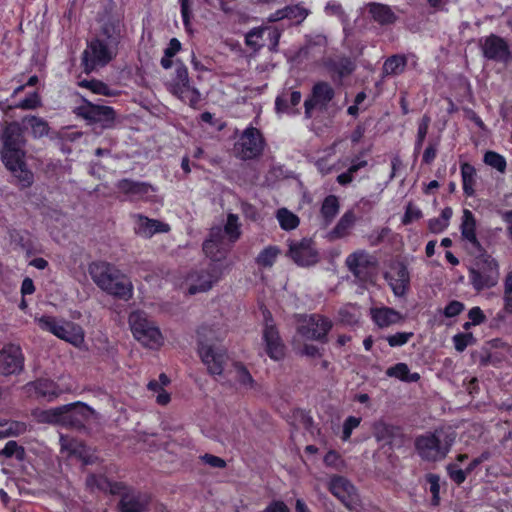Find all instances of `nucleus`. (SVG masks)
<instances>
[{
    "mask_svg": "<svg viewBox=\"0 0 512 512\" xmlns=\"http://www.w3.org/2000/svg\"><path fill=\"white\" fill-rule=\"evenodd\" d=\"M356 222V215L353 211H346L337 222L336 226L329 233L331 240L341 239L347 237Z\"/></svg>",
    "mask_w": 512,
    "mask_h": 512,
    "instance_id": "33",
    "label": "nucleus"
},
{
    "mask_svg": "<svg viewBox=\"0 0 512 512\" xmlns=\"http://www.w3.org/2000/svg\"><path fill=\"white\" fill-rule=\"evenodd\" d=\"M86 488L90 492H110L111 494L120 493L124 489L122 482H110L105 476L90 474L85 481Z\"/></svg>",
    "mask_w": 512,
    "mask_h": 512,
    "instance_id": "26",
    "label": "nucleus"
},
{
    "mask_svg": "<svg viewBox=\"0 0 512 512\" xmlns=\"http://www.w3.org/2000/svg\"><path fill=\"white\" fill-rule=\"evenodd\" d=\"M279 254L280 249L278 247L268 246L258 254L256 263L262 267H272Z\"/></svg>",
    "mask_w": 512,
    "mask_h": 512,
    "instance_id": "44",
    "label": "nucleus"
},
{
    "mask_svg": "<svg viewBox=\"0 0 512 512\" xmlns=\"http://www.w3.org/2000/svg\"><path fill=\"white\" fill-rule=\"evenodd\" d=\"M120 501L118 503L119 512H144L149 504V496L140 491L128 487L124 484V489L120 493Z\"/></svg>",
    "mask_w": 512,
    "mask_h": 512,
    "instance_id": "18",
    "label": "nucleus"
},
{
    "mask_svg": "<svg viewBox=\"0 0 512 512\" xmlns=\"http://www.w3.org/2000/svg\"><path fill=\"white\" fill-rule=\"evenodd\" d=\"M75 113L90 123H101L103 128L112 127L115 119V113L111 107L94 105L90 102L75 108Z\"/></svg>",
    "mask_w": 512,
    "mask_h": 512,
    "instance_id": "16",
    "label": "nucleus"
},
{
    "mask_svg": "<svg viewBox=\"0 0 512 512\" xmlns=\"http://www.w3.org/2000/svg\"><path fill=\"white\" fill-rule=\"evenodd\" d=\"M399 279L395 283H390L395 295L401 296L405 292L406 283L408 282V273L405 268L398 271Z\"/></svg>",
    "mask_w": 512,
    "mask_h": 512,
    "instance_id": "56",
    "label": "nucleus"
},
{
    "mask_svg": "<svg viewBox=\"0 0 512 512\" xmlns=\"http://www.w3.org/2000/svg\"><path fill=\"white\" fill-rule=\"evenodd\" d=\"M430 122H431L430 117L428 115H424L418 124L417 138L415 141V152L416 153H419L422 148L423 142L428 133V128H429Z\"/></svg>",
    "mask_w": 512,
    "mask_h": 512,
    "instance_id": "50",
    "label": "nucleus"
},
{
    "mask_svg": "<svg viewBox=\"0 0 512 512\" xmlns=\"http://www.w3.org/2000/svg\"><path fill=\"white\" fill-rule=\"evenodd\" d=\"M28 429L25 422L22 421H7L0 424V439L8 437H17L24 434Z\"/></svg>",
    "mask_w": 512,
    "mask_h": 512,
    "instance_id": "40",
    "label": "nucleus"
},
{
    "mask_svg": "<svg viewBox=\"0 0 512 512\" xmlns=\"http://www.w3.org/2000/svg\"><path fill=\"white\" fill-rule=\"evenodd\" d=\"M486 58L505 62L510 56L509 46L504 39L496 35H490L481 44Z\"/></svg>",
    "mask_w": 512,
    "mask_h": 512,
    "instance_id": "24",
    "label": "nucleus"
},
{
    "mask_svg": "<svg viewBox=\"0 0 512 512\" xmlns=\"http://www.w3.org/2000/svg\"><path fill=\"white\" fill-rule=\"evenodd\" d=\"M219 279L220 274L215 265H210L207 269L191 271L185 279L187 292L190 295L207 292Z\"/></svg>",
    "mask_w": 512,
    "mask_h": 512,
    "instance_id": "11",
    "label": "nucleus"
},
{
    "mask_svg": "<svg viewBox=\"0 0 512 512\" xmlns=\"http://www.w3.org/2000/svg\"><path fill=\"white\" fill-rule=\"evenodd\" d=\"M118 48L110 45L102 38L90 41L83 51L82 64L86 72L107 65L116 55Z\"/></svg>",
    "mask_w": 512,
    "mask_h": 512,
    "instance_id": "8",
    "label": "nucleus"
},
{
    "mask_svg": "<svg viewBox=\"0 0 512 512\" xmlns=\"http://www.w3.org/2000/svg\"><path fill=\"white\" fill-rule=\"evenodd\" d=\"M366 10L370 17L381 25L392 24L396 21V15L388 5L371 2L366 5Z\"/></svg>",
    "mask_w": 512,
    "mask_h": 512,
    "instance_id": "32",
    "label": "nucleus"
},
{
    "mask_svg": "<svg viewBox=\"0 0 512 512\" xmlns=\"http://www.w3.org/2000/svg\"><path fill=\"white\" fill-rule=\"evenodd\" d=\"M339 212V201L334 195L327 196L321 206V216L325 225H329Z\"/></svg>",
    "mask_w": 512,
    "mask_h": 512,
    "instance_id": "38",
    "label": "nucleus"
},
{
    "mask_svg": "<svg viewBox=\"0 0 512 512\" xmlns=\"http://www.w3.org/2000/svg\"><path fill=\"white\" fill-rule=\"evenodd\" d=\"M406 66V58L404 56L395 55L388 58L382 68L383 75L391 76L402 73Z\"/></svg>",
    "mask_w": 512,
    "mask_h": 512,
    "instance_id": "41",
    "label": "nucleus"
},
{
    "mask_svg": "<svg viewBox=\"0 0 512 512\" xmlns=\"http://www.w3.org/2000/svg\"><path fill=\"white\" fill-rule=\"evenodd\" d=\"M200 459L202 460V462H204L205 464H207L213 468H225L226 467V462L224 459H222L218 456L212 455V454H204V455L200 456Z\"/></svg>",
    "mask_w": 512,
    "mask_h": 512,
    "instance_id": "63",
    "label": "nucleus"
},
{
    "mask_svg": "<svg viewBox=\"0 0 512 512\" xmlns=\"http://www.w3.org/2000/svg\"><path fill=\"white\" fill-rule=\"evenodd\" d=\"M36 321L42 330L48 331L76 347L84 342L83 329L76 323L65 320L58 321L52 316H42Z\"/></svg>",
    "mask_w": 512,
    "mask_h": 512,
    "instance_id": "6",
    "label": "nucleus"
},
{
    "mask_svg": "<svg viewBox=\"0 0 512 512\" xmlns=\"http://www.w3.org/2000/svg\"><path fill=\"white\" fill-rule=\"evenodd\" d=\"M422 217V212L420 209H418L416 206H414L412 203H409L406 206L405 214L402 218V223L404 225L410 224L414 220H418Z\"/></svg>",
    "mask_w": 512,
    "mask_h": 512,
    "instance_id": "61",
    "label": "nucleus"
},
{
    "mask_svg": "<svg viewBox=\"0 0 512 512\" xmlns=\"http://www.w3.org/2000/svg\"><path fill=\"white\" fill-rule=\"evenodd\" d=\"M454 441V433L436 429L416 437L415 451L425 462H439L446 458Z\"/></svg>",
    "mask_w": 512,
    "mask_h": 512,
    "instance_id": "3",
    "label": "nucleus"
},
{
    "mask_svg": "<svg viewBox=\"0 0 512 512\" xmlns=\"http://www.w3.org/2000/svg\"><path fill=\"white\" fill-rule=\"evenodd\" d=\"M329 490L348 509H353L358 503V495L354 486L344 477H333L329 484Z\"/></svg>",
    "mask_w": 512,
    "mask_h": 512,
    "instance_id": "21",
    "label": "nucleus"
},
{
    "mask_svg": "<svg viewBox=\"0 0 512 512\" xmlns=\"http://www.w3.org/2000/svg\"><path fill=\"white\" fill-rule=\"evenodd\" d=\"M32 385L39 395L48 397L49 400H52L58 396V393L54 391V384L48 380H38Z\"/></svg>",
    "mask_w": 512,
    "mask_h": 512,
    "instance_id": "51",
    "label": "nucleus"
},
{
    "mask_svg": "<svg viewBox=\"0 0 512 512\" xmlns=\"http://www.w3.org/2000/svg\"><path fill=\"white\" fill-rule=\"evenodd\" d=\"M472 341H473V336L470 333L457 334L453 337L455 349L459 352L464 351L466 349V347L472 343Z\"/></svg>",
    "mask_w": 512,
    "mask_h": 512,
    "instance_id": "62",
    "label": "nucleus"
},
{
    "mask_svg": "<svg viewBox=\"0 0 512 512\" xmlns=\"http://www.w3.org/2000/svg\"><path fill=\"white\" fill-rule=\"evenodd\" d=\"M264 147V141L260 131L254 127L247 128L235 144L238 157L243 160L253 159L259 156Z\"/></svg>",
    "mask_w": 512,
    "mask_h": 512,
    "instance_id": "12",
    "label": "nucleus"
},
{
    "mask_svg": "<svg viewBox=\"0 0 512 512\" xmlns=\"http://www.w3.org/2000/svg\"><path fill=\"white\" fill-rule=\"evenodd\" d=\"M129 324L134 338L143 346L153 349L162 345L163 337L159 328L144 312H132Z\"/></svg>",
    "mask_w": 512,
    "mask_h": 512,
    "instance_id": "4",
    "label": "nucleus"
},
{
    "mask_svg": "<svg viewBox=\"0 0 512 512\" xmlns=\"http://www.w3.org/2000/svg\"><path fill=\"white\" fill-rule=\"evenodd\" d=\"M504 309L512 313V271L505 278L504 283Z\"/></svg>",
    "mask_w": 512,
    "mask_h": 512,
    "instance_id": "57",
    "label": "nucleus"
},
{
    "mask_svg": "<svg viewBox=\"0 0 512 512\" xmlns=\"http://www.w3.org/2000/svg\"><path fill=\"white\" fill-rule=\"evenodd\" d=\"M277 220L284 230L295 229L299 225V218L286 208H281L276 214Z\"/></svg>",
    "mask_w": 512,
    "mask_h": 512,
    "instance_id": "43",
    "label": "nucleus"
},
{
    "mask_svg": "<svg viewBox=\"0 0 512 512\" xmlns=\"http://www.w3.org/2000/svg\"><path fill=\"white\" fill-rule=\"evenodd\" d=\"M484 162L500 172H503L506 168L505 158L494 151H488L485 153Z\"/></svg>",
    "mask_w": 512,
    "mask_h": 512,
    "instance_id": "53",
    "label": "nucleus"
},
{
    "mask_svg": "<svg viewBox=\"0 0 512 512\" xmlns=\"http://www.w3.org/2000/svg\"><path fill=\"white\" fill-rule=\"evenodd\" d=\"M166 86L171 94L191 107H195L200 101V93L190 84L188 70L180 61L176 62L175 73Z\"/></svg>",
    "mask_w": 512,
    "mask_h": 512,
    "instance_id": "5",
    "label": "nucleus"
},
{
    "mask_svg": "<svg viewBox=\"0 0 512 512\" xmlns=\"http://www.w3.org/2000/svg\"><path fill=\"white\" fill-rule=\"evenodd\" d=\"M0 137L3 141V149H22L24 138L18 123L12 122L6 125Z\"/></svg>",
    "mask_w": 512,
    "mask_h": 512,
    "instance_id": "28",
    "label": "nucleus"
},
{
    "mask_svg": "<svg viewBox=\"0 0 512 512\" xmlns=\"http://www.w3.org/2000/svg\"><path fill=\"white\" fill-rule=\"evenodd\" d=\"M464 310V304L459 301H451L444 309V315L448 318L459 315Z\"/></svg>",
    "mask_w": 512,
    "mask_h": 512,
    "instance_id": "64",
    "label": "nucleus"
},
{
    "mask_svg": "<svg viewBox=\"0 0 512 512\" xmlns=\"http://www.w3.org/2000/svg\"><path fill=\"white\" fill-rule=\"evenodd\" d=\"M117 189L133 200H149L155 193V188L146 183L122 179L116 184Z\"/></svg>",
    "mask_w": 512,
    "mask_h": 512,
    "instance_id": "23",
    "label": "nucleus"
},
{
    "mask_svg": "<svg viewBox=\"0 0 512 512\" xmlns=\"http://www.w3.org/2000/svg\"><path fill=\"white\" fill-rule=\"evenodd\" d=\"M412 336L413 333L411 332H398L394 335L388 336L386 340L391 347H396L406 344Z\"/></svg>",
    "mask_w": 512,
    "mask_h": 512,
    "instance_id": "60",
    "label": "nucleus"
},
{
    "mask_svg": "<svg viewBox=\"0 0 512 512\" xmlns=\"http://www.w3.org/2000/svg\"><path fill=\"white\" fill-rule=\"evenodd\" d=\"M91 413V409L86 405H64L49 410L36 411L34 416L40 423H59L67 422L78 415L86 418Z\"/></svg>",
    "mask_w": 512,
    "mask_h": 512,
    "instance_id": "10",
    "label": "nucleus"
},
{
    "mask_svg": "<svg viewBox=\"0 0 512 512\" xmlns=\"http://www.w3.org/2000/svg\"><path fill=\"white\" fill-rule=\"evenodd\" d=\"M287 255L299 266H311L319 261V253L312 239L289 241Z\"/></svg>",
    "mask_w": 512,
    "mask_h": 512,
    "instance_id": "13",
    "label": "nucleus"
},
{
    "mask_svg": "<svg viewBox=\"0 0 512 512\" xmlns=\"http://www.w3.org/2000/svg\"><path fill=\"white\" fill-rule=\"evenodd\" d=\"M460 230L463 239L467 240L476 250H480L481 246L476 237V220L473 213L468 209L463 210Z\"/></svg>",
    "mask_w": 512,
    "mask_h": 512,
    "instance_id": "31",
    "label": "nucleus"
},
{
    "mask_svg": "<svg viewBox=\"0 0 512 512\" xmlns=\"http://www.w3.org/2000/svg\"><path fill=\"white\" fill-rule=\"evenodd\" d=\"M88 273L96 286L108 295L126 301L132 298V282L113 264L105 261L92 262Z\"/></svg>",
    "mask_w": 512,
    "mask_h": 512,
    "instance_id": "1",
    "label": "nucleus"
},
{
    "mask_svg": "<svg viewBox=\"0 0 512 512\" xmlns=\"http://www.w3.org/2000/svg\"><path fill=\"white\" fill-rule=\"evenodd\" d=\"M265 31L266 29L264 28H254L251 31H249L245 38L246 45L254 51L259 50L262 45L258 42V39L263 37Z\"/></svg>",
    "mask_w": 512,
    "mask_h": 512,
    "instance_id": "55",
    "label": "nucleus"
},
{
    "mask_svg": "<svg viewBox=\"0 0 512 512\" xmlns=\"http://www.w3.org/2000/svg\"><path fill=\"white\" fill-rule=\"evenodd\" d=\"M386 375L397 378L405 382H417L420 379L418 373H410L409 367L405 363H397L386 370Z\"/></svg>",
    "mask_w": 512,
    "mask_h": 512,
    "instance_id": "36",
    "label": "nucleus"
},
{
    "mask_svg": "<svg viewBox=\"0 0 512 512\" xmlns=\"http://www.w3.org/2000/svg\"><path fill=\"white\" fill-rule=\"evenodd\" d=\"M335 95L334 89L327 82H317L311 91V95L304 102L305 117L311 118L315 109L325 110L328 103Z\"/></svg>",
    "mask_w": 512,
    "mask_h": 512,
    "instance_id": "15",
    "label": "nucleus"
},
{
    "mask_svg": "<svg viewBox=\"0 0 512 512\" xmlns=\"http://www.w3.org/2000/svg\"><path fill=\"white\" fill-rule=\"evenodd\" d=\"M263 340L266 345V353L271 359L280 360L284 357V344L273 321L267 317H265Z\"/></svg>",
    "mask_w": 512,
    "mask_h": 512,
    "instance_id": "22",
    "label": "nucleus"
},
{
    "mask_svg": "<svg viewBox=\"0 0 512 512\" xmlns=\"http://www.w3.org/2000/svg\"><path fill=\"white\" fill-rule=\"evenodd\" d=\"M220 226L212 227L209 237L203 243V251L213 261H221L226 258L233 244L225 238Z\"/></svg>",
    "mask_w": 512,
    "mask_h": 512,
    "instance_id": "14",
    "label": "nucleus"
},
{
    "mask_svg": "<svg viewBox=\"0 0 512 512\" xmlns=\"http://www.w3.org/2000/svg\"><path fill=\"white\" fill-rule=\"evenodd\" d=\"M134 231L137 235L143 238H151L157 233H167L170 231V226L167 223L161 222L156 219H150L141 214L135 215Z\"/></svg>",
    "mask_w": 512,
    "mask_h": 512,
    "instance_id": "25",
    "label": "nucleus"
},
{
    "mask_svg": "<svg viewBox=\"0 0 512 512\" xmlns=\"http://www.w3.org/2000/svg\"><path fill=\"white\" fill-rule=\"evenodd\" d=\"M332 69L340 76L350 75L355 70L354 62L349 58H340L332 64Z\"/></svg>",
    "mask_w": 512,
    "mask_h": 512,
    "instance_id": "48",
    "label": "nucleus"
},
{
    "mask_svg": "<svg viewBox=\"0 0 512 512\" xmlns=\"http://www.w3.org/2000/svg\"><path fill=\"white\" fill-rule=\"evenodd\" d=\"M371 317L380 328L389 327L403 320L402 315L390 307L372 308Z\"/></svg>",
    "mask_w": 512,
    "mask_h": 512,
    "instance_id": "30",
    "label": "nucleus"
},
{
    "mask_svg": "<svg viewBox=\"0 0 512 512\" xmlns=\"http://www.w3.org/2000/svg\"><path fill=\"white\" fill-rule=\"evenodd\" d=\"M24 358L19 346L9 344L0 350V373L8 376L23 369Z\"/></svg>",
    "mask_w": 512,
    "mask_h": 512,
    "instance_id": "20",
    "label": "nucleus"
},
{
    "mask_svg": "<svg viewBox=\"0 0 512 512\" xmlns=\"http://www.w3.org/2000/svg\"><path fill=\"white\" fill-rule=\"evenodd\" d=\"M25 153L22 149H3L2 160L5 167L17 178L21 188H28L33 183V173L24 162Z\"/></svg>",
    "mask_w": 512,
    "mask_h": 512,
    "instance_id": "9",
    "label": "nucleus"
},
{
    "mask_svg": "<svg viewBox=\"0 0 512 512\" xmlns=\"http://www.w3.org/2000/svg\"><path fill=\"white\" fill-rule=\"evenodd\" d=\"M469 280L476 291L494 287L499 280L497 261L490 256L478 259L469 270Z\"/></svg>",
    "mask_w": 512,
    "mask_h": 512,
    "instance_id": "7",
    "label": "nucleus"
},
{
    "mask_svg": "<svg viewBox=\"0 0 512 512\" xmlns=\"http://www.w3.org/2000/svg\"><path fill=\"white\" fill-rule=\"evenodd\" d=\"M235 378L242 389L252 390L256 388V382L250 372L242 364L234 365Z\"/></svg>",
    "mask_w": 512,
    "mask_h": 512,
    "instance_id": "42",
    "label": "nucleus"
},
{
    "mask_svg": "<svg viewBox=\"0 0 512 512\" xmlns=\"http://www.w3.org/2000/svg\"><path fill=\"white\" fill-rule=\"evenodd\" d=\"M40 105H41L40 97L36 92H34V93L30 94L29 96H27L22 101H20L16 105V108H20L23 110H31V109H35V108L39 107Z\"/></svg>",
    "mask_w": 512,
    "mask_h": 512,
    "instance_id": "59",
    "label": "nucleus"
},
{
    "mask_svg": "<svg viewBox=\"0 0 512 512\" xmlns=\"http://www.w3.org/2000/svg\"><path fill=\"white\" fill-rule=\"evenodd\" d=\"M61 449L67 451L68 455H75L83 460L84 464H91L92 457L88 455L86 446L81 442L70 439L68 437H60Z\"/></svg>",
    "mask_w": 512,
    "mask_h": 512,
    "instance_id": "34",
    "label": "nucleus"
},
{
    "mask_svg": "<svg viewBox=\"0 0 512 512\" xmlns=\"http://www.w3.org/2000/svg\"><path fill=\"white\" fill-rule=\"evenodd\" d=\"M340 321L347 325L356 324L360 318L359 308L356 305H346L339 310Z\"/></svg>",
    "mask_w": 512,
    "mask_h": 512,
    "instance_id": "46",
    "label": "nucleus"
},
{
    "mask_svg": "<svg viewBox=\"0 0 512 512\" xmlns=\"http://www.w3.org/2000/svg\"><path fill=\"white\" fill-rule=\"evenodd\" d=\"M286 19H289L296 24L303 22L309 14V11L300 4L284 7Z\"/></svg>",
    "mask_w": 512,
    "mask_h": 512,
    "instance_id": "47",
    "label": "nucleus"
},
{
    "mask_svg": "<svg viewBox=\"0 0 512 512\" xmlns=\"http://www.w3.org/2000/svg\"><path fill=\"white\" fill-rule=\"evenodd\" d=\"M302 95L299 91L284 90L275 100V110L278 114H297L298 110L294 109L300 101Z\"/></svg>",
    "mask_w": 512,
    "mask_h": 512,
    "instance_id": "27",
    "label": "nucleus"
},
{
    "mask_svg": "<svg viewBox=\"0 0 512 512\" xmlns=\"http://www.w3.org/2000/svg\"><path fill=\"white\" fill-rule=\"evenodd\" d=\"M461 175H462V184L463 191L465 195L472 196L474 195V186L476 183V171L472 165L469 163H464L461 165Z\"/></svg>",
    "mask_w": 512,
    "mask_h": 512,
    "instance_id": "39",
    "label": "nucleus"
},
{
    "mask_svg": "<svg viewBox=\"0 0 512 512\" xmlns=\"http://www.w3.org/2000/svg\"><path fill=\"white\" fill-rule=\"evenodd\" d=\"M0 456H4L6 458L14 457L18 461H22L25 458V449L16 441L10 440L6 443L4 448L0 450Z\"/></svg>",
    "mask_w": 512,
    "mask_h": 512,
    "instance_id": "45",
    "label": "nucleus"
},
{
    "mask_svg": "<svg viewBox=\"0 0 512 512\" xmlns=\"http://www.w3.org/2000/svg\"><path fill=\"white\" fill-rule=\"evenodd\" d=\"M78 84L80 87L89 89L90 91H92L95 94L106 95V96L110 95L109 87L101 81H98L95 79L81 80Z\"/></svg>",
    "mask_w": 512,
    "mask_h": 512,
    "instance_id": "49",
    "label": "nucleus"
},
{
    "mask_svg": "<svg viewBox=\"0 0 512 512\" xmlns=\"http://www.w3.org/2000/svg\"><path fill=\"white\" fill-rule=\"evenodd\" d=\"M24 122H27L31 127L35 137H42L48 133V125L43 119L31 116L25 118Z\"/></svg>",
    "mask_w": 512,
    "mask_h": 512,
    "instance_id": "52",
    "label": "nucleus"
},
{
    "mask_svg": "<svg viewBox=\"0 0 512 512\" xmlns=\"http://www.w3.org/2000/svg\"><path fill=\"white\" fill-rule=\"evenodd\" d=\"M361 418L349 416L343 423L342 440L347 441L351 437L352 431L360 425Z\"/></svg>",
    "mask_w": 512,
    "mask_h": 512,
    "instance_id": "58",
    "label": "nucleus"
},
{
    "mask_svg": "<svg viewBox=\"0 0 512 512\" xmlns=\"http://www.w3.org/2000/svg\"><path fill=\"white\" fill-rule=\"evenodd\" d=\"M446 470L450 479L458 485L462 484L468 475L466 469H461L456 463L448 464Z\"/></svg>",
    "mask_w": 512,
    "mask_h": 512,
    "instance_id": "54",
    "label": "nucleus"
},
{
    "mask_svg": "<svg viewBox=\"0 0 512 512\" xmlns=\"http://www.w3.org/2000/svg\"><path fill=\"white\" fill-rule=\"evenodd\" d=\"M373 435L378 442L392 444L397 438L402 437L401 429L397 426L388 424L382 420L373 424Z\"/></svg>",
    "mask_w": 512,
    "mask_h": 512,
    "instance_id": "29",
    "label": "nucleus"
},
{
    "mask_svg": "<svg viewBox=\"0 0 512 512\" xmlns=\"http://www.w3.org/2000/svg\"><path fill=\"white\" fill-rule=\"evenodd\" d=\"M104 41L118 48L121 39V25L119 21H108L101 29V37Z\"/></svg>",
    "mask_w": 512,
    "mask_h": 512,
    "instance_id": "35",
    "label": "nucleus"
},
{
    "mask_svg": "<svg viewBox=\"0 0 512 512\" xmlns=\"http://www.w3.org/2000/svg\"><path fill=\"white\" fill-rule=\"evenodd\" d=\"M332 326L333 324L328 318L319 314H313L304 324L299 326L298 332L310 340L326 341L327 334Z\"/></svg>",
    "mask_w": 512,
    "mask_h": 512,
    "instance_id": "17",
    "label": "nucleus"
},
{
    "mask_svg": "<svg viewBox=\"0 0 512 512\" xmlns=\"http://www.w3.org/2000/svg\"><path fill=\"white\" fill-rule=\"evenodd\" d=\"M198 353L211 375H221L228 356L226 350L216 345L215 341H220L224 337V331L213 326L203 325L198 331Z\"/></svg>",
    "mask_w": 512,
    "mask_h": 512,
    "instance_id": "2",
    "label": "nucleus"
},
{
    "mask_svg": "<svg viewBox=\"0 0 512 512\" xmlns=\"http://www.w3.org/2000/svg\"><path fill=\"white\" fill-rule=\"evenodd\" d=\"M224 235L227 236L229 242L234 244L241 237V223L239 221V217L236 214L229 213L227 215V220L224 225V229H222Z\"/></svg>",
    "mask_w": 512,
    "mask_h": 512,
    "instance_id": "37",
    "label": "nucleus"
},
{
    "mask_svg": "<svg viewBox=\"0 0 512 512\" xmlns=\"http://www.w3.org/2000/svg\"><path fill=\"white\" fill-rule=\"evenodd\" d=\"M349 271L360 281H367L375 259L366 251L358 250L350 254L345 261Z\"/></svg>",
    "mask_w": 512,
    "mask_h": 512,
    "instance_id": "19",
    "label": "nucleus"
}]
</instances>
